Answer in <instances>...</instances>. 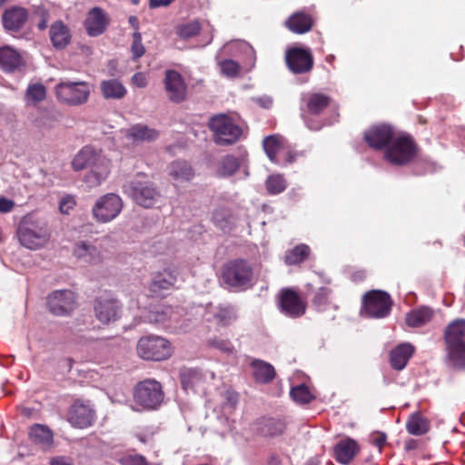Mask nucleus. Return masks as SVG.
<instances>
[{
	"mask_svg": "<svg viewBox=\"0 0 465 465\" xmlns=\"http://www.w3.org/2000/svg\"><path fill=\"white\" fill-rule=\"evenodd\" d=\"M72 167L74 171L90 169L85 175V182L91 186H97L109 175L111 161L103 153L102 150L86 145L74 155Z\"/></svg>",
	"mask_w": 465,
	"mask_h": 465,
	"instance_id": "f257e3e1",
	"label": "nucleus"
},
{
	"mask_svg": "<svg viewBox=\"0 0 465 465\" xmlns=\"http://www.w3.org/2000/svg\"><path fill=\"white\" fill-rule=\"evenodd\" d=\"M447 358L459 370H465V320L450 322L443 333Z\"/></svg>",
	"mask_w": 465,
	"mask_h": 465,
	"instance_id": "f03ea898",
	"label": "nucleus"
},
{
	"mask_svg": "<svg viewBox=\"0 0 465 465\" xmlns=\"http://www.w3.org/2000/svg\"><path fill=\"white\" fill-rule=\"evenodd\" d=\"M208 127L213 133V140L220 146H231L243 136V129L228 114H220L210 118Z\"/></svg>",
	"mask_w": 465,
	"mask_h": 465,
	"instance_id": "7ed1b4c3",
	"label": "nucleus"
},
{
	"mask_svg": "<svg viewBox=\"0 0 465 465\" xmlns=\"http://www.w3.org/2000/svg\"><path fill=\"white\" fill-rule=\"evenodd\" d=\"M253 268L245 259H233L225 262L222 269V280L229 287L246 290L252 286Z\"/></svg>",
	"mask_w": 465,
	"mask_h": 465,
	"instance_id": "20e7f679",
	"label": "nucleus"
},
{
	"mask_svg": "<svg viewBox=\"0 0 465 465\" xmlns=\"http://www.w3.org/2000/svg\"><path fill=\"white\" fill-rule=\"evenodd\" d=\"M164 400L162 384L154 379H145L135 384L133 401L143 411H155Z\"/></svg>",
	"mask_w": 465,
	"mask_h": 465,
	"instance_id": "39448f33",
	"label": "nucleus"
},
{
	"mask_svg": "<svg viewBox=\"0 0 465 465\" xmlns=\"http://www.w3.org/2000/svg\"><path fill=\"white\" fill-rule=\"evenodd\" d=\"M418 151V145L410 134H395L384 152V157L391 164L406 165L413 161Z\"/></svg>",
	"mask_w": 465,
	"mask_h": 465,
	"instance_id": "423d86ee",
	"label": "nucleus"
},
{
	"mask_svg": "<svg viewBox=\"0 0 465 465\" xmlns=\"http://www.w3.org/2000/svg\"><path fill=\"white\" fill-rule=\"evenodd\" d=\"M136 351L144 361H161L169 359L173 354L171 342L158 335H146L139 339Z\"/></svg>",
	"mask_w": 465,
	"mask_h": 465,
	"instance_id": "0eeeda50",
	"label": "nucleus"
},
{
	"mask_svg": "<svg viewBox=\"0 0 465 465\" xmlns=\"http://www.w3.org/2000/svg\"><path fill=\"white\" fill-rule=\"evenodd\" d=\"M361 302V313L373 319L388 317L393 306V300L391 295L381 290L366 292L362 296Z\"/></svg>",
	"mask_w": 465,
	"mask_h": 465,
	"instance_id": "6e6552de",
	"label": "nucleus"
},
{
	"mask_svg": "<svg viewBox=\"0 0 465 465\" xmlns=\"http://www.w3.org/2000/svg\"><path fill=\"white\" fill-rule=\"evenodd\" d=\"M129 193L132 199L140 206L152 208L161 197V193L155 184L146 178L144 173H138L129 183Z\"/></svg>",
	"mask_w": 465,
	"mask_h": 465,
	"instance_id": "1a4fd4ad",
	"label": "nucleus"
},
{
	"mask_svg": "<svg viewBox=\"0 0 465 465\" xmlns=\"http://www.w3.org/2000/svg\"><path fill=\"white\" fill-rule=\"evenodd\" d=\"M57 100L69 106H79L88 101L90 86L86 82L63 81L54 88Z\"/></svg>",
	"mask_w": 465,
	"mask_h": 465,
	"instance_id": "9d476101",
	"label": "nucleus"
},
{
	"mask_svg": "<svg viewBox=\"0 0 465 465\" xmlns=\"http://www.w3.org/2000/svg\"><path fill=\"white\" fill-rule=\"evenodd\" d=\"M123 201L115 193L101 196L92 209L94 219L100 223H106L115 219L123 209Z\"/></svg>",
	"mask_w": 465,
	"mask_h": 465,
	"instance_id": "9b49d317",
	"label": "nucleus"
},
{
	"mask_svg": "<svg viewBox=\"0 0 465 465\" xmlns=\"http://www.w3.org/2000/svg\"><path fill=\"white\" fill-rule=\"evenodd\" d=\"M163 84L167 99L170 102L181 104L187 99L188 86L179 72L173 69L166 70Z\"/></svg>",
	"mask_w": 465,
	"mask_h": 465,
	"instance_id": "f8f14e48",
	"label": "nucleus"
},
{
	"mask_svg": "<svg viewBox=\"0 0 465 465\" xmlns=\"http://www.w3.org/2000/svg\"><path fill=\"white\" fill-rule=\"evenodd\" d=\"M280 311L291 318H299L306 312V302L298 292L291 288H283L279 294Z\"/></svg>",
	"mask_w": 465,
	"mask_h": 465,
	"instance_id": "ddd939ff",
	"label": "nucleus"
},
{
	"mask_svg": "<svg viewBox=\"0 0 465 465\" xmlns=\"http://www.w3.org/2000/svg\"><path fill=\"white\" fill-rule=\"evenodd\" d=\"M75 304L74 293L70 290L54 291L47 297V307L56 316L69 314Z\"/></svg>",
	"mask_w": 465,
	"mask_h": 465,
	"instance_id": "4468645a",
	"label": "nucleus"
},
{
	"mask_svg": "<svg viewBox=\"0 0 465 465\" xmlns=\"http://www.w3.org/2000/svg\"><path fill=\"white\" fill-rule=\"evenodd\" d=\"M285 61L288 68L294 74H305L313 67V57L310 50L292 47L286 52Z\"/></svg>",
	"mask_w": 465,
	"mask_h": 465,
	"instance_id": "2eb2a0df",
	"label": "nucleus"
},
{
	"mask_svg": "<svg viewBox=\"0 0 465 465\" xmlns=\"http://www.w3.org/2000/svg\"><path fill=\"white\" fill-rule=\"evenodd\" d=\"M95 420V411L89 404L77 400L74 402L68 411V421L72 426L84 429L92 426Z\"/></svg>",
	"mask_w": 465,
	"mask_h": 465,
	"instance_id": "dca6fc26",
	"label": "nucleus"
},
{
	"mask_svg": "<svg viewBox=\"0 0 465 465\" xmlns=\"http://www.w3.org/2000/svg\"><path fill=\"white\" fill-rule=\"evenodd\" d=\"M395 131L389 124L372 126L364 133V140L368 145L376 151L385 149L394 138Z\"/></svg>",
	"mask_w": 465,
	"mask_h": 465,
	"instance_id": "f3484780",
	"label": "nucleus"
},
{
	"mask_svg": "<svg viewBox=\"0 0 465 465\" xmlns=\"http://www.w3.org/2000/svg\"><path fill=\"white\" fill-rule=\"evenodd\" d=\"M96 319L103 324H109L119 318L120 304L110 297H98L94 302Z\"/></svg>",
	"mask_w": 465,
	"mask_h": 465,
	"instance_id": "a211bd4d",
	"label": "nucleus"
},
{
	"mask_svg": "<svg viewBox=\"0 0 465 465\" xmlns=\"http://www.w3.org/2000/svg\"><path fill=\"white\" fill-rule=\"evenodd\" d=\"M29 12L19 5H12L6 8L2 15L4 28L9 32H19L26 24Z\"/></svg>",
	"mask_w": 465,
	"mask_h": 465,
	"instance_id": "6ab92c4d",
	"label": "nucleus"
},
{
	"mask_svg": "<svg viewBox=\"0 0 465 465\" xmlns=\"http://www.w3.org/2000/svg\"><path fill=\"white\" fill-rule=\"evenodd\" d=\"M177 282L174 271L163 269L155 272L149 283V291L154 296H164L165 292L173 289Z\"/></svg>",
	"mask_w": 465,
	"mask_h": 465,
	"instance_id": "aec40b11",
	"label": "nucleus"
},
{
	"mask_svg": "<svg viewBox=\"0 0 465 465\" xmlns=\"http://www.w3.org/2000/svg\"><path fill=\"white\" fill-rule=\"evenodd\" d=\"M109 17L100 7L92 8L84 22L88 35L95 37L101 35L109 25Z\"/></svg>",
	"mask_w": 465,
	"mask_h": 465,
	"instance_id": "412c9836",
	"label": "nucleus"
},
{
	"mask_svg": "<svg viewBox=\"0 0 465 465\" xmlns=\"http://www.w3.org/2000/svg\"><path fill=\"white\" fill-rule=\"evenodd\" d=\"M74 254L77 259L91 265H97L104 262V254L101 250L86 241H81L75 244Z\"/></svg>",
	"mask_w": 465,
	"mask_h": 465,
	"instance_id": "4be33fe9",
	"label": "nucleus"
},
{
	"mask_svg": "<svg viewBox=\"0 0 465 465\" xmlns=\"http://www.w3.org/2000/svg\"><path fill=\"white\" fill-rule=\"evenodd\" d=\"M25 65V60L17 50L8 45L0 47V69L4 72L20 71Z\"/></svg>",
	"mask_w": 465,
	"mask_h": 465,
	"instance_id": "5701e85b",
	"label": "nucleus"
},
{
	"mask_svg": "<svg viewBox=\"0 0 465 465\" xmlns=\"http://www.w3.org/2000/svg\"><path fill=\"white\" fill-rule=\"evenodd\" d=\"M359 451L358 442L351 438L341 440L333 448L334 458L341 464H349Z\"/></svg>",
	"mask_w": 465,
	"mask_h": 465,
	"instance_id": "b1692460",
	"label": "nucleus"
},
{
	"mask_svg": "<svg viewBox=\"0 0 465 465\" xmlns=\"http://www.w3.org/2000/svg\"><path fill=\"white\" fill-rule=\"evenodd\" d=\"M49 36L53 46L62 50L71 42V32L68 26L61 20L55 21L50 26Z\"/></svg>",
	"mask_w": 465,
	"mask_h": 465,
	"instance_id": "393cba45",
	"label": "nucleus"
},
{
	"mask_svg": "<svg viewBox=\"0 0 465 465\" xmlns=\"http://www.w3.org/2000/svg\"><path fill=\"white\" fill-rule=\"evenodd\" d=\"M414 353V347L410 343H401L390 353V362L394 370H403Z\"/></svg>",
	"mask_w": 465,
	"mask_h": 465,
	"instance_id": "a878e982",
	"label": "nucleus"
},
{
	"mask_svg": "<svg viewBox=\"0 0 465 465\" xmlns=\"http://www.w3.org/2000/svg\"><path fill=\"white\" fill-rule=\"evenodd\" d=\"M262 147L272 163L282 164V161L278 157V153L285 149V140L282 135L272 134L264 137Z\"/></svg>",
	"mask_w": 465,
	"mask_h": 465,
	"instance_id": "bb28decb",
	"label": "nucleus"
},
{
	"mask_svg": "<svg viewBox=\"0 0 465 465\" xmlns=\"http://www.w3.org/2000/svg\"><path fill=\"white\" fill-rule=\"evenodd\" d=\"M287 28L298 35L309 32L313 25V19L311 15L304 12H296L292 14L285 22Z\"/></svg>",
	"mask_w": 465,
	"mask_h": 465,
	"instance_id": "cd10ccee",
	"label": "nucleus"
},
{
	"mask_svg": "<svg viewBox=\"0 0 465 465\" xmlns=\"http://www.w3.org/2000/svg\"><path fill=\"white\" fill-rule=\"evenodd\" d=\"M169 175L176 183H188L195 175L192 165L184 160H176L169 165Z\"/></svg>",
	"mask_w": 465,
	"mask_h": 465,
	"instance_id": "c85d7f7f",
	"label": "nucleus"
},
{
	"mask_svg": "<svg viewBox=\"0 0 465 465\" xmlns=\"http://www.w3.org/2000/svg\"><path fill=\"white\" fill-rule=\"evenodd\" d=\"M159 133L143 124H136L125 130V137L133 142H152L158 138Z\"/></svg>",
	"mask_w": 465,
	"mask_h": 465,
	"instance_id": "c756f323",
	"label": "nucleus"
},
{
	"mask_svg": "<svg viewBox=\"0 0 465 465\" xmlns=\"http://www.w3.org/2000/svg\"><path fill=\"white\" fill-rule=\"evenodd\" d=\"M18 237L22 245L32 250L42 247L47 241L46 234L27 227L18 231Z\"/></svg>",
	"mask_w": 465,
	"mask_h": 465,
	"instance_id": "7c9ffc66",
	"label": "nucleus"
},
{
	"mask_svg": "<svg viewBox=\"0 0 465 465\" xmlns=\"http://www.w3.org/2000/svg\"><path fill=\"white\" fill-rule=\"evenodd\" d=\"M253 378L256 382L267 384L273 381L276 375L274 367L264 361L254 359L251 362Z\"/></svg>",
	"mask_w": 465,
	"mask_h": 465,
	"instance_id": "2f4dec72",
	"label": "nucleus"
},
{
	"mask_svg": "<svg viewBox=\"0 0 465 465\" xmlns=\"http://www.w3.org/2000/svg\"><path fill=\"white\" fill-rule=\"evenodd\" d=\"M306 111L311 114H322L330 104L331 98L321 93L309 94L305 99Z\"/></svg>",
	"mask_w": 465,
	"mask_h": 465,
	"instance_id": "473e14b6",
	"label": "nucleus"
},
{
	"mask_svg": "<svg viewBox=\"0 0 465 465\" xmlns=\"http://www.w3.org/2000/svg\"><path fill=\"white\" fill-rule=\"evenodd\" d=\"M285 428L286 423L282 419L263 418L258 422V430L266 437L281 435Z\"/></svg>",
	"mask_w": 465,
	"mask_h": 465,
	"instance_id": "72a5a7b5",
	"label": "nucleus"
},
{
	"mask_svg": "<svg viewBox=\"0 0 465 465\" xmlns=\"http://www.w3.org/2000/svg\"><path fill=\"white\" fill-rule=\"evenodd\" d=\"M241 163L238 157L232 154H226L217 163V176L221 178L230 177L238 172Z\"/></svg>",
	"mask_w": 465,
	"mask_h": 465,
	"instance_id": "f704fd0d",
	"label": "nucleus"
},
{
	"mask_svg": "<svg viewBox=\"0 0 465 465\" xmlns=\"http://www.w3.org/2000/svg\"><path fill=\"white\" fill-rule=\"evenodd\" d=\"M433 312L429 307H420L407 313L405 321L409 327L418 328L430 322Z\"/></svg>",
	"mask_w": 465,
	"mask_h": 465,
	"instance_id": "c9c22d12",
	"label": "nucleus"
},
{
	"mask_svg": "<svg viewBox=\"0 0 465 465\" xmlns=\"http://www.w3.org/2000/svg\"><path fill=\"white\" fill-rule=\"evenodd\" d=\"M100 89L105 99H122L126 94V89L117 79L102 81Z\"/></svg>",
	"mask_w": 465,
	"mask_h": 465,
	"instance_id": "e433bc0d",
	"label": "nucleus"
},
{
	"mask_svg": "<svg viewBox=\"0 0 465 465\" xmlns=\"http://www.w3.org/2000/svg\"><path fill=\"white\" fill-rule=\"evenodd\" d=\"M173 314V309L172 306L158 304L149 310L146 319L151 323L164 324L172 319Z\"/></svg>",
	"mask_w": 465,
	"mask_h": 465,
	"instance_id": "4c0bfd02",
	"label": "nucleus"
},
{
	"mask_svg": "<svg viewBox=\"0 0 465 465\" xmlns=\"http://www.w3.org/2000/svg\"><path fill=\"white\" fill-rule=\"evenodd\" d=\"M179 375L182 386L184 390L193 389L203 380V373L198 369L194 368H183Z\"/></svg>",
	"mask_w": 465,
	"mask_h": 465,
	"instance_id": "58836bf2",
	"label": "nucleus"
},
{
	"mask_svg": "<svg viewBox=\"0 0 465 465\" xmlns=\"http://www.w3.org/2000/svg\"><path fill=\"white\" fill-rule=\"evenodd\" d=\"M407 431L411 435H423L428 430V422L420 412L413 413L410 416L406 423Z\"/></svg>",
	"mask_w": 465,
	"mask_h": 465,
	"instance_id": "ea45409f",
	"label": "nucleus"
},
{
	"mask_svg": "<svg viewBox=\"0 0 465 465\" xmlns=\"http://www.w3.org/2000/svg\"><path fill=\"white\" fill-rule=\"evenodd\" d=\"M30 439L36 444L49 445L53 441V433L48 427L35 424L29 431Z\"/></svg>",
	"mask_w": 465,
	"mask_h": 465,
	"instance_id": "a19ab883",
	"label": "nucleus"
},
{
	"mask_svg": "<svg viewBox=\"0 0 465 465\" xmlns=\"http://www.w3.org/2000/svg\"><path fill=\"white\" fill-rule=\"evenodd\" d=\"M202 26L198 20L178 25L175 28L177 36L182 40H188L195 37L201 32Z\"/></svg>",
	"mask_w": 465,
	"mask_h": 465,
	"instance_id": "79ce46f5",
	"label": "nucleus"
},
{
	"mask_svg": "<svg viewBox=\"0 0 465 465\" xmlns=\"http://www.w3.org/2000/svg\"><path fill=\"white\" fill-rule=\"evenodd\" d=\"M310 248L306 244H300L292 248L285 255V263L288 265H296L308 259Z\"/></svg>",
	"mask_w": 465,
	"mask_h": 465,
	"instance_id": "37998d69",
	"label": "nucleus"
},
{
	"mask_svg": "<svg viewBox=\"0 0 465 465\" xmlns=\"http://www.w3.org/2000/svg\"><path fill=\"white\" fill-rule=\"evenodd\" d=\"M331 290L328 287L319 288L313 295L312 300V306L319 312H324L328 305H330V295Z\"/></svg>",
	"mask_w": 465,
	"mask_h": 465,
	"instance_id": "c03bdc74",
	"label": "nucleus"
},
{
	"mask_svg": "<svg viewBox=\"0 0 465 465\" xmlns=\"http://www.w3.org/2000/svg\"><path fill=\"white\" fill-rule=\"evenodd\" d=\"M286 180L283 175L274 173L269 175L265 181V187L267 193L271 195H275L282 193L286 189Z\"/></svg>",
	"mask_w": 465,
	"mask_h": 465,
	"instance_id": "a18cd8bd",
	"label": "nucleus"
},
{
	"mask_svg": "<svg viewBox=\"0 0 465 465\" xmlns=\"http://www.w3.org/2000/svg\"><path fill=\"white\" fill-rule=\"evenodd\" d=\"M290 395L299 404H308L314 399L310 389L304 384L292 388Z\"/></svg>",
	"mask_w": 465,
	"mask_h": 465,
	"instance_id": "49530a36",
	"label": "nucleus"
},
{
	"mask_svg": "<svg viewBox=\"0 0 465 465\" xmlns=\"http://www.w3.org/2000/svg\"><path fill=\"white\" fill-rule=\"evenodd\" d=\"M216 322L223 325H229L236 319V313L232 306H220L213 314Z\"/></svg>",
	"mask_w": 465,
	"mask_h": 465,
	"instance_id": "de8ad7c7",
	"label": "nucleus"
},
{
	"mask_svg": "<svg viewBox=\"0 0 465 465\" xmlns=\"http://www.w3.org/2000/svg\"><path fill=\"white\" fill-rule=\"evenodd\" d=\"M50 17L49 11L43 5L35 6L32 14V21L35 22L36 27L40 31H45L48 27Z\"/></svg>",
	"mask_w": 465,
	"mask_h": 465,
	"instance_id": "09e8293b",
	"label": "nucleus"
},
{
	"mask_svg": "<svg viewBox=\"0 0 465 465\" xmlns=\"http://www.w3.org/2000/svg\"><path fill=\"white\" fill-rule=\"evenodd\" d=\"M26 99L33 103H38L45 99L46 89L42 84H33L27 87L25 93Z\"/></svg>",
	"mask_w": 465,
	"mask_h": 465,
	"instance_id": "8fccbe9b",
	"label": "nucleus"
},
{
	"mask_svg": "<svg viewBox=\"0 0 465 465\" xmlns=\"http://www.w3.org/2000/svg\"><path fill=\"white\" fill-rule=\"evenodd\" d=\"M220 68L223 74L228 77H235L241 72L240 64L232 59H226L222 61L220 63Z\"/></svg>",
	"mask_w": 465,
	"mask_h": 465,
	"instance_id": "3c124183",
	"label": "nucleus"
},
{
	"mask_svg": "<svg viewBox=\"0 0 465 465\" xmlns=\"http://www.w3.org/2000/svg\"><path fill=\"white\" fill-rule=\"evenodd\" d=\"M117 461L120 465H151L141 454H126L120 457Z\"/></svg>",
	"mask_w": 465,
	"mask_h": 465,
	"instance_id": "603ef678",
	"label": "nucleus"
},
{
	"mask_svg": "<svg viewBox=\"0 0 465 465\" xmlns=\"http://www.w3.org/2000/svg\"><path fill=\"white\" fill-rule=\"evenodd\" d=\"M131 52H132L134 60H137V59L141 58L145 53V48L142 43V35L140 32H134L133 34V43L131 45Z\"/></svg>",
	"mask_w": 465,
	"mask_h": 465,
	"instance_id": "864d4df0",
	"label": "nucleus"
},
{
	"mask_svg": "<svg viewBox=\"0 0 465 465\" xmlns=\"http://www.w3.org/2000/svg\"><path fill=\"white\" fill-rule=\"evenodd\" d=\"M76 204L75 200L72 196L64 197L59 205V209L63 213H68L69 210H72Z\"/></svg>",
	"mask_w": 465,
	"mask_h": 465,
	"instance_id": "5fc2aeb1",
	"label": "nucleus"
},
{
	"mask_svg": "<svg viewBox=\"0 0 465 465\" xmlns=\"http://www.w3.org/2000/svg\"><path fill=\"white\" fill-rule=\"evenodd\" d=\"M210 343L213 346H214L215 348H217L223 351L230 352L232 351V345L227 340L214 339V340H212L210 341Z\"/></svg>",
	"mask_w": 465,
	"mask_h": 465,
	"instance_id": "6e6d98bb",
	"label": "nucleus"
},
{
	"mask_svg": "<svg viewBox=\"0 0 465 465\" xmlns=\"http://www.w3.org/2000/svg\"><path fill=\"white\" fill-rule=\"evenodd\" d=\"M132 84L139 88H143L147 85V77L142 72L135 73L132 77Z\"/></svg>",
	"mask_w": 465,
	"mask_h": 465,
	"instance_id": "4d7b16f0",
	"label": "nucleus"
},
{
	"mask_svg": "<svg viewBox=\"0 0 465 465\" xmlns=\"http://www.w3.org/2000/svg\"><path fill=\"white\" fill-rule=\"evenodd\" d=\"M50 465H74L70 457L57 456L50 460Z\"/></svg>",
	"mask_w": 465,
	"mask_h": 465,
	"instance_id": "13d9d810",
	"label": "nucleus"
},
{
	"mask_svg": "<svg viewBox=\"0 0 465 465\" xmlns=\"http://www.w3.org/2000/svg\"><path fill=\"white\" fill-rule=\"evenodd\" d=\"M387 437L384 433H378L372 437V444L381 450L386 443Z\"/></svg>",
	"mask_w": 465,
	"mask_h": 465,
	"instance_id": "bf43d9fd",
	"label": "nucleus"
},
{
	"mask_svg": "<svg viewBox=\"0 0 465 465\" xmlns=\"http://www.w3.org/2000/svg\"><path fill=\"white\" fill-rule=\"evenodd\" d=\"M14 207V203L5 197L0 198V212L8 213Z\"/></svg>",
	"mask_w": 465,
	"mask_h": 465,
	"instance_id": "052dcab7",
	"label": "nucleus"
},
{
	"mask_svg": "<svg viewBox=\"0 0 465 465\" xmlns=\"http://www.w3.org/2000/svg\"><path fill=\"white\" fill-rule=\"evenodd\" d=\"M366 272L363 270H360L351 273V280L355 283H360L362 282L366 279Z\"/></svg>",
	"mask_w": 465,
	"mask_h": 465,
	"instance_id": "680f3d73",
	"label": "nucleus"
},
{
	"mask_svg": "<svg viewBox=\"0 0 465 465\" xmlns=\"http://www.w3.org/2000/svg\"><path fill=\"white\" fill-rule=\"evenodd\" d=\"M175 0H149L150 8H157L161 6H168Z\"/></svg>",
	"mask_w": 465,
	"mask_h": 465,
	"instance_id": "e2e57ef3",
	"label": "nucleus"
},
{
	"mask_svg": "<svg viewBox=\"0 0 465 465\" xmlns=\"http://www.w3.org/2000/svg\"><path fill=\"white\" fill-rule=\"evenodd\" d=\"M129 24L132 25V27L135 30L134 32H139V20L136 16L131 15L128 19Z\"/></svg>",
	"mask_w": 465,
	"mask_h": 465,
	"instance_id": "0e129e2a",
	"label": "nucleus"
},
{
	"mask_svg": "<svg viewBox=\"0 0 465 465\" xmlns=\"http://www.w3.org/2000/svg\"><path fill=\"white\" fill-rule=\"evenodd\" d=\"M296 159V153L292 151H288L285 155L284 164L292 163Z\"/></svg>",
	"mask_w": 465,
	"mask_h": 465,
	"instance_id": "69168bd1",
	"label": "nucleus"
},
{
	"mask_svg": "<svg viewBox=\"0 0 465 465\" xmlns=\"http://www.w3.org/2000/svg\"><path fill=\"white\" fill-rule=\"evenodd\" d=\"M418 446L417 441L413 439H411L405 442V450H411L416 449Z\"/></svg>",
	"mask_w": 465,
	"mask_h": 465,
	"instance_id": "338daca9",
	"label": "nucleus"
},
{
	"mask_svg": "<svg viewBox=\"0 0 465 465\" xmlns=\"http://www.w3.org/2000/svg\"><path fill=\"white\" fill-rule=\"evenodd\" d=\"M268 465H281V460L277 455H272L269 459Z\"/></svg>",
	"mask_w": 465,
	"mask_h": 465,
	"instance_id": "774afa93",
	"label": "nucleus"
}]
</instances>
